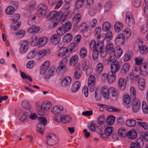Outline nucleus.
<instances>
[{
	"label": "nucleus",
	"instance_id": "f257e3e1",
	"mask_svg": "<svg viewBox=\"0 0 148 148\" xmlns=\"http://www.w3.org/2000/svg\"><path fill=\"white\" fill-rule=\"evenodd\" d=\"M39 122L37 125L36 129L38 132L43 134L47 121L46 119L44 117H40L39 118Z\"/></svg>",
	"mask_w": 148,
	"mask_h": 148
},
{
	"label": "nucleus",
	"instance_id": "f03ea898",
	"mask_svg": "<svg viewBox=\"0 0 148 148\" xmlns=\"http://www.w3.org/2000/svg\"><path fill=\"white\" fill-rule=\"evenodd\" d=\"M20 17V14L18 13L14 14L12 16V19L13 22L12 23V27L14 30H16L21 25V23L18 21Z\"/></svg>",
	"mask_w": 148,
	"mask_h": 148
},
{
	"label": "nucleus",
	"instance_id": "7ed1b4c3",
	"mask_svg": "<svg viewBox=\"0 0 148 148\" xmlns=\"http://www.w3.org/2000/svg\"><path fill=\"white\" fill-rule=\"evenodd\" d=\"M58 141V137L53 133L48 135L46 138V143L50 146L55 145Z\"/></svg>",
	"mask_w": 148,
	"mask_h": 148
},
{
	"label": "nucleus",
	"instance_id": "20e7f679",
	"mask_svg": "<svg viewBox=\"0 0 148 148\" xmlns=\"http://www.w3.org/2000/svg\"><path fill=\"white\" fill-rule=\"evenodd\" d=\"M82 68L83 70L86 71L87 75H89L92 72V70L90 66V62L88 60H85L83 62Z\"/></svg>",
	"mask_w": 148,
	"mask_h": 148
},
{
	"label": "nucleus",
	"instance_id": "39448f33",
	"mask_svg": "<svg viewBox=\"0 0 148 148\" xmlns=\"http://www.w3.org/2000/svg\"><path fill=\"white\" fill-rule=\"evenodd\" d=\"M95 78L92 75H90L88 78V87L90 92H92L94 90L95 86Z\"/></svg>",
	"mask_w": 148,
	"mask_h": 148
},
{
	"label": "nucleus",
	"instance_id": "423d86ee",
	"mask_svg": "<svg viewBox=\"0 0 148 148\" xmlns=\"http://www.w3.org/2000/svg\"><path fill=\"white\" fill-rule=\"evenodd\" d=\"M103 47V43L97 42L94 48V49L100 52V56L103 58L104 57L106 56V52H104Z\"/></svg>",
	"mask_w": 148,
	"mask_h": 148
},
{
	"label": "nucleus",
	"instance_id": "0eeeda50",
	"mask_svg": "<svg viewBox=\"0 0 148 148\" xmlns=\"http://www.w3.org/2000/svg\"><path fill=\"white\" fill-rule=\"evenodd\" d=\"M21 43L20 52L22 54L25 53L28 49L29 42L27 40H23L22 41Z\"/></svg>",
	"mask_w": 148,
	"mask_h": 148
},
{
	"label": "nucleus",
	"instance_id": "6e6552de",
	"mask_svg": "<svg viewBox=\"0 0 148 148\" xmlns=\"http://www.w3.org/2000/svg\"><path fill=\"white\" fill-rule=\"evenodd\" d=\"M50 65V62L47 60L45 62L40 68V74H43L48 70Z\"/></svg>",
	"mask_w": 148,
	"mask_h": 148
},
{
	"label": "nucleus",
	"instance_id": "1a4fd4ad",
	"mask_svg": "<svg viewBox=\"0 0 148 148\" xmlns=\"http://www.w3.org/2000/svg\"><path fill=\"white\" fill-rule=\"evenodd\" d=\"M68 52V49L66 48H62L59 50L58 56L63 58L68 57L69 56Z\"/></svg>",
	"mask_w": 148,
	"mask_h": 148
},
{
	"label": "nucleus",
	"instance_id": "9d476101",
	"mask_svg": "<svg viewBox=\"0 0 148 148\" xmlns=\"http://www.w3.org/2000/svg\"><path fill=\"white\" fill-rule=\"evenodd\" d=\"M125 36L123 34H120L117 35L115 39V42L116 44L122 45L124 42Z\"/></svg>",
	"mask_w": 148,
	"mask_h": 148
},
{
	"label": "nucleus",
	"instance_id": "9b49d317",
	"mask_svg": "<svg viewBox=\"0 0 148 148\" xmlns=\"http://www.w3.org/2000/svg\"><path fill=\"white\" fill-rule=\"evenodd\" d=\"M120 68L119 64L117 61L112 62L111 66V72L115 73L119 70Z\"/></svg>",
	"mask_w": 148,
	"mask_h": 148
},
{
	"label": "nucleus",
	"instance_id": "f8f14e48",
	"mask_svg": "<svg viewBox=\"0 0 148 148\" xmlns=\"http://www.w3.org/2000/svg\"><path fill=\"white\" fill-rule=\"evenodd\" d=\"M106 51L104 52H106V55L107 53L112 54L115 51V49L113 44L112 43L108 44L106 47Z\"/></svg>",
	"mask_w": 148,
	"mask_h": 148
},
{
	"label": "nucleus",
	"instance_id": "ddd939ff",
	"mask_svg": "<svg viewBox=\"0 0 148 148\" xmlns=\"http://www.w3.org/2000/svg\"><path fill=\"white\" fill-rule=\"evenodd\" d=\"M142 43L143 41L141 38H138L136 40L133 47V49L135 51L137 52L140 50Z\"/></svg>",
	"mask_w": 148,
	"mask_h": 148
},
{
	"label": "nucleus",
	"instance_id": "4468645a",
	"mask_svg": "<svg viewBox=\"0 0 148 148\" xmlns=\"http://www.w3.org/2000/svg\"><path fill=\"white\" fill-rule=\"evenodd\" d=\"M22 105L23 108L26 109L25 111H27V112L30 113L32 111L31 106L30 105L29 102L27 100L23 101L22 102Z\"/></svg>",
	"mask_w": 148,
	"mask_h": 148
},
{
	"label": "nucleus",
	"instance_id": "2eb2a0df",
	"mask_svg": "<svg viewBox=\"0 0 148 148\" xmlns=\"http://www.w3.org/2000/svg\"><path fill=\"white\" fill-rule=\"evenodd\" d=\"M71 82V77L67 76L65 77L61 82V85L62 87H65L69 85Z\"/></svg>",
	"mask_w": 148,
	"mask_h": 148
},
{
	"label": "nucleus",
	"instance_id": "dca6fc26",
	"mask_svg": "<svg viewBox=\"0 0 148 148\" xmlns=\"http://www.w3.org/2000/svg\"><path fill=\"white\" fill-rule=\"evenodd\" d=\"M103 96L105 99H108L109 97V88L106 86L102 87L101 90Z\"/></svg>",
	"mask_w": 148,
	"mask_h": 148
},
{
	"label": "nucleus",
	"instance_id": "f3484780",
	"mask_svg": "<svg viewBox=\"0 0 148 148\" xmlns=\"http://www.w3.org/2000/svg\"><path fill=\"white\" fill-rule=\"evenodd\" d=\"M116 75L111 72L107 74V80L109 83H112L115 80Z\"/></svg>",
	"mask_w": 148,
	"mask_h": 148
},
{
	"label": "nucleus",
	"instance_id": "a211bd4d",
	"mask_svg": "<svg viewBox=\"0 0 148 148\" xmlns=\"http://www.w3.org/2000/svg\"><path fill=\"white\" fill-rule=\"evenodd\" d=\"M47 7L45 4H42L40 5L38 8V13L40 16L44 15L45 16V10L47 9Z\"/></svg>",
	"mask_w": 148,
	"mask_h": 148
},
{
	"label": "nucleus",
	"instance_id": "6ab92c4d",
	"mask_svg": "<svg viewBox=\"0 0 148 148\" xmlns=\"http://www.w3.org/2000/svg\"><path fill=\"white\" fill-rule=\"evenodd\" d=\"M126 80L123 78H120L119 80L118 85L120 89L124 90L125 88L126 85Z\"/></svg>",
	"mask_w": 148,
	"mask_h": 148
},
{
	"label": "nucleus",
	"instance_id": "aec40b11",
	"mask_svg": "<svg viewBox=\"0 0 148 148\" xmlns=\"http://www.w3.org/2000/svg\"><path fill=\"white\" fill-rule=\"evenodd\" d=\"M31 26L28 29V32L29 33L36 34L39 31L40 29L39 27L34 25Z\"/></svg>",
	"mask_w": 148,
	"mask_h": 148
},
{
	"label": "nucleus",
	"instance_id": "412c9836",
	"mask_svg": "<svg viewBox=\"0 0 148 148\" xmlns=\"http://www.w3.org/2000/svg\"><path fill=\"white\" fill-rule=\"evenodd\" d=\"M128 138L130 139H135L137 136L136 132L135 130H132L126 133Z\"/></svg>",
	"mask_w": 148,
	"mask_h": 148
},
{
	"label": "nucleus",
	"instance_id": "4be33fe9",
	"mask_svg": "<svg viewBox=\"0 0 148 148\" xmlns=\"http://www.w3.org/2000/svg\"><path fill=\"white\" fill-rule=\"evenodd\" d=\"M63 110L62 106H57L54 107L51 110V112L54 114H57L60 113Z\"/></svg>",
	"mask_w": 148,
	"mask_h": 148
},
{
	"label": "nucleus",
	"instance_id": "5701e85b",
	"mask_svg": "<svg viewBox=\"0 0 148 148\" xmlns=\"http://www.w3.org/2000/svg\"><path fill=\"white\" fill-rule=\"evenodd\" d=\"M51 43L54 45H56L59 42L60 40V37L57 35H52L50 38Z\"/></svg>",
	"mask_w": 148,
	"mask_h": 148
},
{
	"label": "nucleus",
	"instance_id": "b1692460",
	"mask_svg": "<svg viewBox=\"0 0 148 148\" xmlns=\"http://www.w3.org/2000/svg\"><path fill=\"white\" fill-rule=\"evenodd\" d=\"M130 67V64L128 63L125 64L121 67L120 72L122 74H126L128 71Z\"/></svg>",
	"mask_w": 148,
	"mask_h": 148
},
{
	"label": "nucleus",
	"instance_id": "393cba45",
	"mask_svg": "<svg viewBox=\"0 0 148 148\" xmlns=\"http://www.w3.org/2000/svg\"><path fill=\"white\" fill-rule=\"evenodd\" d=\"M80 86V83L79 81L75 82L71 87V90L73 92H77Z\"/></svg>",
	"mask_w": 148,
	"mask_h": 148
},
{
	"label": "nucleus",
	"instance_id": "a878e982",
	"mask_svg": "<svg viewBox=\"0 0 148 148\" xmlns=\"http://www.w3.org/2000/svg\"><path fill=\"white\" fill-rule=\"evenodd\" d=\"M78 60V57L77 55H75L73 56L71 58L69 64L71 66H75Z\"/></svg>",
	"mask_w": 148,
	"mask_h": 148
},
{
	"label": "nucleus",
	"instance_id": "bb28decb",
	"mask_svg": "<svg viewBox=\"0 0 148 148\" xmlns=\"http://www.w3.org/2000/svg\"><path fill=\"white\" fill-rule=\"evenodd\" d=\"M51 106V105L50 102H48L46 103H42L41 106V110L43 111H47L49 109Z\"/></svg>",
	"mask_w": 148,
	"mask_h": 148
},
{
	"label": "nucleus",
	"instance_id": "cd10ccee",
	"mask_svg": "<svg viewBox=\"0 0 148 148\" xmlns=\"http://www.w3.org/2000/svg\"><path fill=\"white\" fill-rule=\"evenodd\" d=\"M62 24L63 25L62 27L66 32H69L71 29V24L69 22H67L66 23L62 22Z\"/></svg>",
	"mask_w": 148,
	"mask_h": 148
},
{
	"label": "nucleus",
	"instance_id": "c85d7f7f",
	"mask_svg": "<svg viewBox=\"0 0 148 148\" xmlns=\"http://www.w3.org/2000/svg\"><path fill=\"white\" fill-rule=\"evenodd\" d=\"M81 16L79 13L76 14L72 18V22L74 24H77L80 21Z\"/></svg>",
	"mask_w": 148,
	"mask_h": 148
},
{
	"label": "nucleus",
	"instance_id": "c756f323",
	"mask_svg": "<svg viewBox=\"0 0 148 148\" xmlns=\"http://www.w3.org/2000/svg\"><path fill=\"white\" fill-rule=\"evenodd\" d=\"M61 121L64 123L70 122L72 121L71 117L68 115H65L61 116Z\"/></svg>",
	"mask_w": 148,
	"mask_h": 148
},
{
	"label": "nucleus",
	"instance_id": "7c9ffc66",
	"mask_svg": "<svg viewBox=\"0 0 148 148\" xmlns=\"http://www.w3.org/2000/svg\"><path fill=\"white\" fill-rule=\"evenodd\" d=\"M123 24L119 22H116L114 25V29L116 32H119L121 31L123 29Z\"/></svg>",
	"mask_w": 148,
	"mask_h": 148
},
{
	"label": "nucleus",
	"instance_id": "2f4dec72",
	"mask_svg": "<svg viewBox=\"0 0 148 148\" xmlns=\"http://www.w3.org/2000/svg\"><path fill=\"white\" fill-rule=\"evenodd\" d=\"M72 38L73 37L72 34H71L68 33L64 36L63 38V40L65 42H70Z\"/></svg>",
	"mask_w": 148,
	"mask_h": 148
},
{
	"label": "nucleus",
	"instance_id": "473e14b6",
	"mask_svg": "<svg viewBox=\"0 0 148 148\" xmlns=\"http://www.w3.org/2000/svg\"><path fill=\"white\" fill-rule=\"evenodd\" d=\"M115 120V117L113 116L110 115L107 117L106 122L108 125H112L114 123Z\"/></svg>",
	"mask_w": 148,
	"mask_h": 148
},
{
	"label": "nucleus",
	"instance_id": "72a5a7b5",
	"mask_svg": "<svg viewBox=\"0 0 148 148\" xmlns=\"http://www.w3.org/2000/svg\"><path fill=\"white\" fill-rule=\"evenodd\" d=\"M15 10L14 7L10 6L7 7L5 10L6 13L8 15H10L13 14L15 12Z\"/></svg>",
	"mask_w": 148,
	"mask_h": 148
},
{
	"label": "nucleus",
	"instance_id": "f704fd0d",
	"mask_svg": "<svg viewBox=\"0 0 148 148\" xmlns=\"http://www.w3.org/2000/svg\"><path fill=\"white\" fill-rule=\"evenodd\" d=\"M67 15L68 14L67 13H63L62 12H61L58 14V17L59 18V17L60 16L59 19L62 23V22H64Z\"/></svg>",
	"mask_w": 148,
	"mask_h": 148
},
{
	"label": "nucleus",
	"instance_id": "c9c22d12",
	"mask_svg": "<svg viewBox=\"0 0 148 148\" xmlns=\"http://www.w3.org/2000/svg\"><path fill=\"white\" fill-rule=\"evenodd\" d=\"M114 128L112 127H106L104 131V134L106 136H110L112 133Z\"/></svg>",
	"mask_w": 148,
	"mask_h": 148
},
{
	"label": "nucleus",
	"instance_id": "e433bc0d",
	"mask_svg": "<svg viewBox=\"0 0 148 148\" xmlns=\"http://www.w3.org/2000/svg\"><path fill=\"white\" fill-rule=\"evenodd\" d=\"M136 121L132 119H129L126 121V124L128 127H132L135 126L136 124Z\"/></svg>",
	"mask_w": 148,
	"mask_h": 148
},
{
	"label": "nucleus",
	"instance_id": "4c0bfd02",
	"mask_svg": "<svg viewBox=\"0 0 148 148\" xmlns=\"http://www.w3.org/2000/svg\"><path fill=\"white\" fill-rule=\"evenodd\" d=\"M132 56V52L130 51H128L124 55V61L125 62L128 61L131 59Z\"/></svg>",
	"mask_w": 148,
	"mask_h": 148
},
{
	"label": "nucleus",
	"instance_id": "58836bf2",
	"mask_svg": "<svg viewBox=\"0 0 148 148\" xmlns=\"http://www.w3.org/2000/svg\"><path fill=\"white\" fill-rule=\"evenodd\" d=\"M103 68V65L102 63H99L97 64L96 66V71L98 74H100L101 73Z\"/></svg>",
	"mask_w": 148,
	"mask_h": 148
},
{
	"label": "nucleus",
	"instance_id": "ea45409f",
	"mask_svg": "<svg viewBox=\"0 0 148 148\" xmlns=\"http://www.w3.org/2000/svg\"><path fill=\"white\" fill-rule=\"evenodd\" d=\"M58 14L56 11H53L49 13L47 16V18L49 20H51L54 18L58 16Z\"/></svg>",
	"mask_w": 148,
	"mask_h": 148
},
{
	"label": "nucleus",
	"instance_id": "a19ab883",
	"mask_svg": "<svg viewBox=\"0 0 148 148\" xmlns=\"http://www.w3.org/2000/svg\"><path fill=\"white\" fill-rule=\"evenodd\" d=\"M87 53L86 49L84 47H82L79 52L80 57L82 58H84L86 56Z\"/></svg>",
	"mask_w": 148,
	"mask_h": 148
},
{
	"label": "nucleus",
	"instance_id": "79ce46f5",
	"mask_svg": "<svg viewBox=\"0 0 148 148\" xmlns=\"http://www.w3.org/2000/svg\"><path fill=\"white\" fill-rule=\"evenodd\" d=\"M111 94L113 97H116L117 95V92L116 89L114 88L110 87L109 88V95Z\"/></svg>",
	"mask_w": 148,
	"mask_h": 148
},
{
	"label": "nucleus",
	"instance_id": "37998d69",
	"mask_svg": "<svg viewBox=\"0 0 148 148\" xmlns=\"http://www.w3.org/2000/svg\"><path fill=\"white\" fill-rule=\"evenodd\" d=\"M123 53V50L121 49L120 47H119V48L116 50L113 53V54L115 55V57H120Z\"/></svg>",
	"mask_w": 148,
	"mask_h": 148
},
{
	"label": "nucleus",
	"instance_id": "c03bdc74",
	"mask_svg": "<svg viewBox=\"0 0 148 148\" xmlns=\"http://www.w3.org/2000/svg\"><path fill=\"white\" fill-rule=\"evenodd\" d=\"M47 40L46 37H42L40 38L38 41V43L42 46L45 45L47 43Z\"/></svg>",
	"mask_w": 148,
	"mask_h": 148
},
{
	"label": "nucleus",
	"instance_id": "a18cd8bd",
	"mask_svg": "<svg viewBox=\"0 0 148 148\" xmlns=\"http://www.w3.org/2000/svg\"><path fill=\"white\" fill-rule=\"evenodd\" d=\"M36 17V16H31L29 18L28 21V23L29 25H35V19Z\"/></svg>",
	"mask_w": 148,
	"mask_h": 148
},
{
	"label": "nucleus",
	"instance_id": "49530a36",
	"mask_svg": "<svg viewBox=\"0 0 148 148\" xmlns=\"http://www.w3.org/2000/svg\"><path fill=\"white\" fill-rule=\"evenodd\" d=\"M136 144V145L138 147H141L143 145V139L141 138H139L137 139L135 142Z\"/></svg>",
	"mask_w": 148,
	"mask_h": 148
},
{
	"label": "nucleus",
	"instance_id": "de8ad7c7",
	"mask_svg": "<svg viewBox=\"0 0 148 148\" xmlns=\"http://www.w3.org/2000/svg\"><path fill=\"white\" fill-rule=\"evenodd\" d=\"M30 113L27 112V111H25L24 113L20 118V121L22 122L26 121L27 117L29 115Z\"/></svg>",
	"mask_w": 148,
	"mask_h": 148
},
{
	"label": "nucleus",
	"instance_id": "09e8293b",
	"mask_svg": "<svg viewBox=\"0 0 148 148\" xmlns=\"http://www.w3.org/2000/svg\"><path fill=\"white\" fill-rule=\"evenodd\" d=\"M110 24L108 22H106L104 23L102 26V29L104 31H108L110 28Z\"/></svg>",
	"mask_w": 148,
	"mask_h": 148
},
{
	"label": "nucleus",
	"instance_id": "8fccbe9b",
	"mask_svg": "<svg viewBox=\"0 0 148 148\" xmlns=\"http://www.w3.org/2000/svg\"><path fill=\"white\" fill-rule=\"evenodd\" d=\"M139 50L141 54H146L148 51L147 47L145 45L143 46L142 45L140 47Z\"/></svg>",
	"mask_w": 148,
	"mask_h": 148
},
{
	"label": "nucleus",
	"instance_id": "3c124183",
	"mask_svg": "<svg viewBox=\"0 0 148 148\" xmlns=\"http://www.w3.org/2000/svg\"><path fill=\"white\" fill-rule=\"evenodd\" d=\"M142 109L144 114H147L148 113V107L145 102L143 101L142 103Z\"/></svg>",
	"mask_w": 148,
	"mask_h": 148
},
{
	"label": "nucleus",
	"instance_id": "603ef678",
	"mask_svg": "<svg viewBox=\"0 0 148 148\" xmlns=\"http://www.w3.org/2000/svg\"><path fill=\"white\" fill-rule=\"evenodd\" d=\"M57 32L59 36H62L66 32L62 27H61L58 29L57 30Z\"/></svg>",
	"mask_w": 148,
	"mask_h": 148
},
{
	"label": "nucleus",
	"instance_id": "864d4df0",
	"mask_svg": "<svg viewBox=\"0 0 148 148\" xmlns=\"http://www.w3.org/2000/svg\"><path fill=\"white\" fill-rule=\"evenodd\" d=\"M105 35H99L97 36V39L98 42L100 43H103V41L105 38Z\"/></svg>",
	"mask_w": 148,
	"mask_h": 148
},
{
	"label": "nucleus",
	"instance_id": "5fc2aeb1",
	"mask_svg": "<svg viewBox=\"0 0 148 148\" xmlns=\"http://www.w3.org/2000/svg\"><path fill=\"white\" fill-rule=\"evenodd\" d=\"M112 3L110 1H108L106 2L104 6L105 10L106 11H108L111 8Z\"/></svg>",
	"mask_w": 148,
	"mask_h": 148
},
{
	"label": "nucleus",
	"instance_id": "6e6d98bb",
	"mask_svg": "<svg viewBox=\"0 0 148 148\" xmlns=\"http://www.w3.org/2000/svg\"><path fill=\"white\" fill-rule=\"evenodd\" d=\"M82 75L81 71L80 69L75 70L74 73V76L76 79H79Z\"/></svg>",
	"mask_w": 148,
	"mask_h": 148
},
{
	"label": "nucleus",
	"instance_id": "4d7b16f0",
	"mask_svg": "<svg viewBox=\"0 0 148 148\" xmlns=\"http://www.w3.org/2000/svg\"><path fill=\"white\" fill-rule=\"evenodd\" d=\"M66 70V67L64 65H62L58 66L57 69V70L59 71L61 73H63L65 72Z\"/></svg>",
	"mask_w": 148,
	"mask_h": 148
},
{
	"label": "nucleus",
	"instance_id": "13d9d810",
	"mask_svg": "<svg viewBox=\"0 0 148 148\" xmlns=\"http://www.w3.org/2000/svg\"><path fill=\"white\" fill-rule=\"evenodd\" d=\"M125 21L129 26H132L135 23V20L133 18L126 19Z\"/></svg>",
	"mask_w": 148,
	"mask_h": 148
},
{
	"label": "nucleus",
	"instance_id": "bf43d9fd",
	"mask_svg": "<svg viewBox=\"0 0 148 148\" xmlns=\"http://www.w3.org/2000/svg\"><path fill=\"white\" fill-rule=\"evenodd\" d=\"M124 103L126 105H128L130 101V96L129 95H125L123 98Z\"/></svg>",
	"mask_w": 148,
	"mask_h": 148
},
{
	"label": "nucleus",
	"instance_id": "052dcab7",
	"mask_svg": "<svg viewBox=\"0 0 148 148\" xmlns=\"http://www.w3.org/2000/svg\"><path fill=\"white\" fill-rule=\"evenodd\" d=\"M118 133L120 136L123 137L125 134L126 132L124 129L120 128L118 130Z\"/></svg>",
	"mask_w": 148,
	"mask_h": 148
},
{
	"label": "nucleus",
	"instance_id": "680f3d73",
	"mask_svg": "<svg viewBox=\"0 0 148 148\" xmlns=\"http://www.w3.org/2000/svg\"><path fill=\"white\" fill-rule=\"evenodd\" d=\"M93 51L92 53V57L94 60H96L97 59L99 56V54L100 52L96 50L93 49Z\"/></svg>",
	"mask_w": 148,
	"mask_h": 148
},
{
	"label": "nucleus",
	"instance_id": "e2e57ef3",
	"mask_svg": "<svg viewBox=\"0 0 148 148\" xmlns=\"http://www.w3.org/2000/svg\"><path fill=\"white\" fill-rule=\"evenodd\" d=\"M132 105L140 106V102L138 99L134 98L132 101Z\"/></svg>",
	"mask_w": 148,
	"mask_h": 148
},
{
	"label": "nucleus",
	"instance_id": "0e129e2a",
	"mask_svg": "<svg viewBox=\"0 0 148 148\" xmlns=\"http://www.w3.org/2000/svg\"><path fill=\"white\" fill-rule=\"evenodd\" d=\"M105 119L103 116L102 115L99 116L97 119V123L99 125H101L103 124V122L104 121Z\"/></svg>",
	"mask_w": 148,
	"mask_h": 148
},
{
	"label": "nucleus",
	"instance_id": "69168bd1",
	"mask_svg": "<svg viewBox=\"0 0 148 148\" xmlns=\"http://www.w3.org/2000/svg\"><path fill=\"white\" fill-rule=\"evenodd\" d=\"M130 94L132 97H135L136 96L135 90L133 86H131L130 88Z\"/></svg>",
	"mask_w": 148,
	"mask_h": 148
},
{
	"label": "nucleus",
	"instance_id": "338daca9",
	"mask_svg": "<svg viewBox=\"0 0 148 148\" xmlns=\"http://www.w3.org/2000/svg\"><path fill=\"white\" fill-rule=\"evenodd\" d=\"M36 53L35 51L32 50L30 51L27 54V58L28 59H31L35 55Z\"/></svg>",
	"mask_w": 148,
	"mask_h": 148
},
{
	"label": "nucleus",
	"instance_id": "774afa93",
	"mask_svg": "<svg viewBox=\"0 0 148 148\" xmlns=\"http://www.w3.org/2000/svg\"><path fill=\"white\" fill-rule=\"evenodd\" d=\"M35 64L33 60L29 61L26 64V66L28 69H31L33 67Z\"/></svg>",
	"mask_w": 148,
	"mask_h": 148
}]
</instances>
